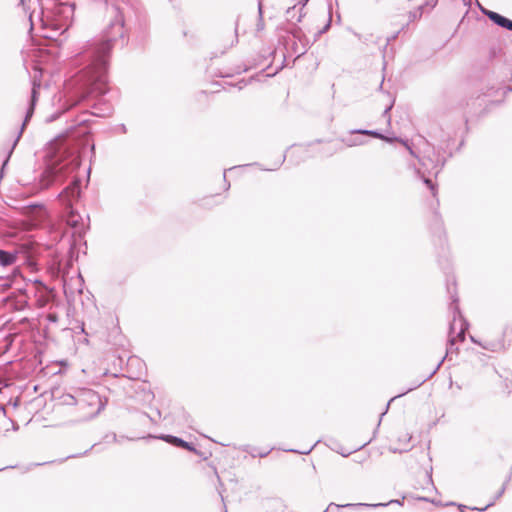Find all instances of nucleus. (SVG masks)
I'll use <instances>...</instances> for the list:
<instances>
[{
    "mask_svg": "<svg viewBox=\"0 0 512 512\" xmlns=\"http://www.w3.org/2000/svg\"><path fill=\"white\" fill-rule=\"evenodd\" d=\"M105 8L109 17L107 26L101 34L89 40L80 54L85 71V90L87 96L103 97L109 92L108 71L110 58L115 45L128 44L129 33L126 24L131 8L120 0H91Z\"/></svg>",
    "mask_w": 512,
    "mask_h": 512,
    "instance_id": "obj_1",
    "label": "nucleus"
},
{
    "mask_svg": "<svg viewBox=\"0 0 512 512\" xmlns=\"http://www.w3.org/2000/svg\"><path fill=\"white\" fill-rule=\"evenodd\" d=\"M75 13L74 2L54 1L51 8L41 7L38 13V22L42 29L51 27L57 31L62 26L71 25Z\"/></svg>",
    "mask_w": 512,
    "mask_h": 512,
    "instance_id": "obj_2",
    "label": "nucleus"
},
{
    "mask_svg": "<svg viewBox=\"0 0 512 512\" xmlns=\"http://www.w3.org/2000/svg\"><path fill=\"white\" fill-rule=\"evenodd\" d=\"M447 291L451 297L450 311L452 313V320L449 324V336H454L457 341H464L466 332L469 329V322L464 318L459 307V298L456 293V282L452 278L451 282L447 280Z\"/></svg>",
    "mask_w": 512,
    "mask_h": 512,
    "instance_id": "obj_3",
    "label": "nucleus"
},
{
    "mask_svg": "<svg viewBox=\"0 0 512 512\" xmlns=\"http://www.w3.org/2000/svg\"><path fill=\"white\" fill-rule=\"evenodd\" d=\"M68 225L71 228V236L69 238L70 253H74L78 245H85L86 241L84 236L88 230V227L84 224L83 217L77 210L71 209L68 216Z\"/></svg>",
    "mask_w": 512,
    "mask_h": 512,
    "instance_id": "obj_4",
    "label": "nucleus"
},
{
    "mask_svg": "<svg viewBox=\"0 0 512 512\" xmlns=\"http://www.w3.org/2000/svg\"><path fill=\"white\" fill-rule=\"evenodd\" d=\"M455 344H456V339L454 336H449V339H448V346H447V350H446V355L439 361V363L436 365V367L434 368V370L428 375L426 376L425 378H422L421 380L417 381L414 383V385L410 388H408L405 392H402L394 397H392L388 403L386 404V407H385V410L380 414V418H379V421L377 423V427L373 433V436L375 437L376 436V433H377V430L381 424V421H382V418L383 416L388 412V409L390 407V404L392 401H394L396 398L398 397H401L403 395H405L406 393L420 387L422 384H424L427 380H429L430 378L433 377V375L439 370V368L441 367V365L443 364L445 358L450 354L452 353L454 350L457 351L458 348L456 347L455 348Z\"/></svg>",
    "mask_w": 512,
    "mask_h": 512,
    "instance_id": "obj_5",
    "label": "nucleus"
},
{
    "mask_svg": "<svg viewBox=\"0 0 512 512\" xmlns=\"http://www.w3.org/2000/svg\"><path fill=\"white\" fill-rule=\"evenodd\" d=\"M19 254L16 250L0 249V267L7 268L14 266L18 261ZM14 275H0V288L3 291L8 290L14 284Z\"/></svg>",
    "mask_w": 512,
    "mask_h": 512,
    "instance_id": "obj_6",
    "label": "nucleus"
},
{
    "mask_svg": "<svg viewBox=\"0 0 512 512\" xmlns=\"http://www.w3.org/2000/svg\"><path fill=\"white\" fill-rule=\"evenodd\" d=\"M80 400L83 401V403L80 405L81 407L96 406V409L89 414L88 419H92L99 415L100 412L103 411L108 404L107 398H102L97 392L93 390L84 391L82 393V397H80Z\"/></svg>",
    "mask_w": 512,
    "mask_h": 512,
    "instance_id": "obj_7",
    "label": "nucleus"
},
{
    "mask_svg": "<svg viewBox=\"0 0 512 512\" xmlns=\"http://www.w3.org/2000/svg\"><path fill=\"white\" fill-rule=\"evenodd\" d=\"M445 161V158L440 157L439 155L436 156V159H433L430 156H425L420 159V163L425 170L428 171L429 174H433L435 177H437L444 167Z\"/></svg>",
    "mask_w": 512,
    "mask_h": 512,
    "instance_id": "obj_8",
    "label": "nucleus"
},
{
    "mask_svg": "<svg viewBox=\"0 0 512 512\" xmlns=\"http://www.w3.org/2000/svg\"><path fill=\"white\" fill-rule=\"evenodd\" d=\"M482 13L497 26L504 28L508 31H512V20L488 9L481 8Z\"/></svg>",
    "mask_w": 512,
    "mask_h": 512,
    "instance_id": "obj_9",
    "label": "nucleus"
},
{
    "mask_svg": "<svg viewBox=\"0 0 512 512\" xmlns=\"http://www.w3.org/2000/svg\"><path fill=\"white\" fill-rule=\"evenodd\" d=\"M219 62H221V57L218 54H214L213 56H211L210 63L206 68V73L209 77L224 78V71L218 65Z\"/></svg>",
    "mask_w": 512,
    "mask_h": 512,
    "instance_id": "obj_10",
    "label": "nucleus"
},
{
    "mask_svg": "<svg viewBox=\"0 0 512 512\" xmlns=\"http://www.w3.org/2000/svg\"><path fill=\"white\" fill-rule=\"evenodd\" d=\"M92 108L95 110V112H92L91 115L101 118L110 116L113 111L112 105L105 100L95 102L92 105Z\"/></svg>",
    "mask_w": 512,
    "mask_h": 512,
    "instance_id": "obj_11",
    "label": "nucleus"
},
{
    "mask_svg": "<svg viewBox=\"0 0 512 512\" xmlns=\"http://www.w3.org/2000/svg\"><path fill=\"white\" fill-rule=\"evenodd\" d=\"M147 438L162 440L176 448H180L181 444H183V439L181 437L174 436L171 434H149Z\"/></svg>",
    "mask_w": 512,
    "mask_h": 512,
    "instance_id": "obj_12",
    "label": "nucleus"
},
{
    "mask_svg": "<svg viewBox=\"0 0 512 512\" xmlns=\"http://www.w3.org/2000/svg\"><path fill=\"white\" fill-rule=\"evenodd\" d=\"M81 190L79 188V183L75 181L73 183V187H66L61 193H59V197L64 198L68 201L77 200L80 197Z\"/></svg>",
    "mask_w": 512,
    "mask_h": 512,
    "instance_id": "obj_13",
    "label": "nucleus"
},
{
    "mask_svg": "<svg viewBox=\"0 0 512 512\" xmlns=\"http://www.w3.org/2000/svg\"><path fill=\"white\" fill-rule=\"evenodd\" d=\"M304 14L302 11H299V8L297 6L289 7L286 10V18L289 22L293 24H297L298 22H301Z\"/></svg>",
    "mask_w": 512,
    "mask_h": 512,
    "instance_id": "obj_14",
    "label": "nucleus"
},
{
    "mask_svg": "<svg viewBox=\"0 0 512 512\" xmlns=\"http://www.w3.org/2000/svg\"><path fill=\"white\" fill-rule=\"evenodd\" d=\"M180 449L187 450L189 452H192L198 456H200L203 460H206L208 458V455L205 452H201L198 450L195 445L192 442L185 441L183 439V444H181Z\"/></svg>",
    "mask_w": 512,
    "mask_h": 512,
    "instance_id": "obj_15",
    "label": "nucleus"
},
{
    "mask_svg": "<svg viewBox=\"0 0 512 512\" xmlns=\"http://www.w3.org/2000/svg\"><path fill=\"white\" fill-rule=\"evenodd\" d=\"M349 133H350V135H364V136H371L374 138H383V133H381L378 130L353 129Z\"/></svg>",
    "mask_w": 512,
    "mask_h": 512,
    "instance_id": "obj_16",
    "label": "nucleus"
},
{
    "mask_svg": "<svg viewBox=\"0 0 512 512\" xmlns=\"http://www.w3.org/2000/svg\"><path fill=\"white\" fill-rule=\"evenodd\" d=\"M35 109H36V106L31 107L30 105H27L24 120L22 122V126H21L20 131L18 132L17 136L19 134H20V137L22 136V133H23L26 125L28 124V122L31 120V118L33 117V115L35 113Z\"/></svg>",
    "mask_w": 512,
    "mask_h": 512,
    "instance_id": "obj_17",
    "label": "nucleus"
},
{
    "mask_svg": "<svg viewBox=\"0 0 512 512\" xmlns=\"http://www.w3.org/2000/svg\"><path fill=\"white\" fill-rule=\"evenodd\" d=\"M265 28L264 19H263V5L262 1L258 0V21L256 24V32H262Z\"/></svg>",
    "mask_w": 512,
    "mask_h": 512,
    "instance_id": "obj_18",
    "label": "nucleus"
},
{
    "mask_svg": "<svg viewBox=\"0 0 512 512\" xmlns=\"http://www.w3.org/2000/svg\"><path fill=\"white\" fill-rule=\"evenodd\" d=\"M212 470H213V473L215 475V477L217 478V481H218V484H219V487H217V492L219 494V497L221 499V502L224 504V490L221 489V487L223 486V482H222V479L217 471V468L216 466L214 465H210ZM221 512H224V507L222 508Z\"/></svg>",
    "mask_w": 512,
    "mask_h": 512,
    "instance_id": "obj_19",
    "label": "nucleus"
},
{
    "mask_svg": "<svg viewBox=\"0 0 512 512\" xmlns=\"http://www.w3.org/2000/svg\"><path fill=\"white\" fill-rule=\"evenodd\" d=\"M404 499H405V497H402V499H395V500H390L387 503H376V504L359 503V504H355V506H366V507L376 508V507H386V506H388L390 504H393V503L398 504V505H403Z\"/></svg>",
    "mask_w": 512,
    "mask_h": 512,
    "instance_id": "obj_20",
    "label": "nucleus"
},
{
    "mask_svg": "<svg viewBox=\"0 0 512 512\" xmlns=\"http://www.w3.org/2000/svg\"><path fill=\"white\" fill-rule=\"evenodd\" d=\"M61 399H62V404L69 405V406H72V405L80 406L83 403V401L80 400V398H76L72 394H65L61 397Z\"/></svg>",
    "mask_w": 512,
    "mask_h": 512,
    "instance_id": "obj_21",
    "label": "nucleus"
},
{
    "mask_svg": "<svg viewBox=\"0 0 512 512\" xmlns=\"http://www.w3.org/2000/svg\"><path fill=\"white\" fill-rule=\"evenodd\" d=\"M39 95H40L39 86L33 84L32 89H31L30 98L28 101V105H30L31 107L36 106L37 102L39 100Z\"/></svg>",
    "mask_w": 512,
    "mask_h": 512,
    "instance_id": "obj_22",
    "label": "nucleus"
},
{
    "mask_svg": "<svg viewBox=\"0 0 512 512\" xmlns=\"http://www.w3.org/2000/svg\"><path fill=\"white\" fill-rule=\"evenodd\" d=\"M346 146L348 147H354L363 145L365 142L357 137H353V135H350L349 137L342 138L341 140Z\"/></svg>",
    "mask_w": 512,
    "mask_h": 512,
    "instance_id": "obj_23",
    "label": "nucleus"
},
{
    "mask_svg": "<svg viewBox=\"0 0 512 512\" xmlns=\"http://www.w3.org/2000/svg\"><path fill=\"white\" fill-rule=\"evenodd\" d=\"M64 113L63 109H57L55 112H53L50 116L46 118L47 123H52L56 120H58L62 114Z\"/></svg>",
    "mask_w": 512,
    "mask_h": 512,
    "instance_id": "obj_24",
    "label": "nucleus"
},
{
    "mask_svg": "<svg viewBox=\"0 0 512 512\" xmlns=\"http://www.w3.org/2000/svg\"><path fill=\"white\" fill-rule=\"evenodd\" d=\"M211 85L215 86L216 89L215 90L214 89H211V90L206 89V90H203L201 93H203V94H207V93L215 94V93H219L220 89L223 88V85H222V83L220 81H213L211 83Z\"/></svg>",
    "mask_w": 512,
    "mask_h": 512,
    "instance_id": "obj_25",
    "label": "nucleus"
},
{
    "mask_svg": "<svg viewBox=\"0 0 512 512\" xmlns=\"http://www.w3.org/2000/svg\"><path fill=\"white\" fill-rule=\"evenodd\" d=\"M97 445H99V443H94V444H93V445H91L88 449H86L84 452H80V453H76V454L69 455V456L65 457V458H64V460L84 456V455H86L89 451H91L93 448H95Z\"/></svg>",
    "mask_w": 512,
    "mask_h": 512,
    "instance_id": "obj_26",
    "label": "nucleus"
},
{
    "mask_svg": "<svg viewBox=\"0 0 512 512\" xmlns=\"http://www.w3.org/2000/svg\"><path fill=\"white\" fill-rule=\"evenodd\" d=\"M294 26L288 31L291 33L295 38H297L299 41H301V28L298 27L296 24H293Z\"/></svg>",
    "mask_w": 512,
    "mask_h": 512,
    "instance_id": "obj_27",
    "label": "nucleus"
},
{
    "mask_svg": "<svg viewBox=\"0 0 512 512\" xmlns=\"http://www.w3.org/2000/svg\"><path fill=\"white\" fill-rule=\"evenodd\" d=\"M511 479V476H508L507 479L505 480L503 486L501 487V489L497 492V494L495 495L494 499L492 501H496L498 500L500 497H502V495L504 494L505 490H506V485L507 483L510 481Z\"/></svg>",
    "mask_w": 512,
    "mask_h": 512,
    "instance_id": "obj_28",
    "label": "nucleus"
},
{
    "mask_svg": "<svg viewBox=\"0 0 512 512\" xmlns=\"http://www.w3.org/2000/svg\"><path fill=\"white\" fill-rule=\"evenodd\" d=\"M423 182L431 190L433 196H435L436 195V185L432 182V180L430 178L423 177Z\"/></svg>",
    "mask_w": 512,
    "mask_h": 512,
    "instance_id": "obj_29",
    "label": "nucleus"
},
{
    "mask_svg": "<svg viewBox=\"0 0 512 512\" xmlns=\"http://www.w3.org/2000/svg\"><path fill=\"white\" fill-rule=\"evenodd\" d=\"M91 121L89 119H83L80 116H77V118L74 120V124L70 126V128H74L76 125H89Z\"/></svg>",
    "mask_w": 512,
    "mask_h": 512,
    "instance_id": "obj_30",
    "label": "nucleus"
},
{
    "mask_svg": "<svg viewBox=\"0 0 512 512\" xmlns=\"http://www.w3.org/2000/svg\"><path fill=\"white\" fill-rule=\"evenodd\" d=\"M393 105H394V100L390 103V105H388V106L384 109V111H383V113H382V116H383L384 118H386V119H387V123H388V124H390V122H391L390 110L392 109Z\"/></svg>",
    "mask_w": 512,
    "mask_h": 512,
    "instance_id": "obj_31",
    "label": "nucleus"
},
{
    "mask_svg": "<svg viewBox=\"0 0 512 512\" xmlns=\"http://www.w3.org/2000/svg\"><path fill=\"white\" fill-rule=\"evenodd\" d=\"M117 440H118L117 435L114 432L107 433L103 437V441L106 442V443L117 442Z\"/></svg>",
    "mask_w": 512,
    "mask_h": 512,
    "instance_id": "obj_32",
    "label": "nucleus"
},
{
    "mask_svg": "<svg viewBox=\"0 0 512 512\" xmlns=\"http://www.w3.org/2000/svg\"><path fill=\"white\" fill-rule=\"evenodd\" d=\"M434 216H435V226L437 227L439 233L441 234L442 233V221H441L440 215L438 212H435Z\"/></svg>",
    "mask_w": 512,
    "mask_h": 512,
    "instance_id": "obj_33",
    "label": "nucleus"
},
{
    "mask_svg": "<svg viewBox=\"0 0 512 512\" xmlns=\"http://www.w3.org/2000/svg\"><path fill=\"white\" fill-rule=\"evenodd\" d=\"M400 143L409 151L410 155L418 157L407 140H400Z\"/></svg>",
    "mask_w": 512,
    "mask_h": 512,
    "instance_id": "obj_34",
    "label": "nucleus"
},
{
    "mask_svg": "<svg viewBox=\"0 0 512 512\" xmlns=\"http://www.w3.org/2000/svg\"><path fill=\"white\" fill-rule=\"evenodd\" d=\"M493 505H494V501H491V502H489L486 506H484V507H482V508H479V507H475V506H473V507H469V509H470L471 511L484 512V511H486L488 508L492 507Z\"/></svg>",
    "mask_w": 512,
    "mask_h": 512,
    "instance_id": "obj_35",
    "label": "nucleus"
},
{
    "mask_svg": "<svg viewBox=\"0 0 512 512\" xmlns=\"http://www.w3.org/2000/svg\"><path fill=\"white\" fill-rule=\"evenodd\" d=\"M380 140H383L387 143H393V142H400V140H402L401 138L397 137V136H393V137H388V136H385L383 134V138H379Z\"/></svg>",
    "mask_w": 512,
    "mask_h": 512,
    "instance_id": "obj_36",
    "label": "nucleus"
},
{
    "mask_svg": "<svg viewBox=\"0 0 512 512\" xmlns=\"http://www.w3.org/2000/svg\"><path fill=\"white\" fill-rule=\"evenodd\" d=\"M416 499L419 500V501H423V502H431L434 505H442V503L440 501H435V500H432V499H430L428 497H425V496H419Z\"/></svg>",
    "mask_w": 512,
    "mask_h": 512,
    "instance_id": "obj_37",
    "label": "nucleus"
},
{
    "mask_svg": "<svg viewBox=\"0 0 512 512\" xmlns=\"http://www.w3.org/2000/svg\"><path fill=\"white\" fill-rule=\"evenodd\" d=\"M446 506H457L458 509L460 510V512H462V510L465 511V509H469L468 506L464 505V504H456L455 502H448L445 504Z\"/></svg>",
    "mask_w": 512,
    "mask_h": 512,
    "instance_id": "obj_38",
    "label": "nucleus"
},
{
    "mask_svg": "<svg viewBox=\"0 0 512 512\" xmlns=\"http://www.w3.org/2000/svg\"><path fill=\"white\" fill-rule=\"evenodd\" d=\"M47 320L51 323H55L58 321V315L56 313H49L47 315Z\"/></svg>",
    "mask_w": 512,
    "mask_h": 512,
    "instance_id": "obj_39",
    "label": "nucleus"
},
{
    "mask_svg": "<svg viewBox=\"0 0 512 512\" xmlns=\"http://www.w3.org/2000/svg\"><path fill=\"white\" fill-rule=\"evenodd\" d=\"M314 446L315 445L311 446L309 449H307L305 451H299V450H295V449H289L288 451L298 453V454H309L313 450Z\"/></svg>",
    "mask_w": 512,
    "mask_h": 512,
    "instance_id": "obj_40",
    "label": "nucleus"
},
{
    "mask_svg": "<svg viewBox=\"0 0 512 512\" xmlns=\"http://www.w3.org/2000/svg\"><path fill=\"white\" fill-rule=\"evenodd\" d=\"M332 506H335L336 508H342V507H353V506H355V504L337 505L335 503H330L328 508L326 510H324L323 512H327L329 510V508Z\"/></svg>",
    "mask_w": 512,
    "mask_h": 512,
    "instance_id": "obj_41",
    "label": "nucleus"
},
{
    "mask_svg": "<svg viewBox=\"0 0 512 512\" xmlns=\"http://www.w3.org/2000/svg\"><path fill=\"white\" fill-rule=\"evenodd\" d=\"M332 506H335L336 508H342V507H353V506H355V504L337 505L335 503H330L328 508L326 510H324L323 512H327L329 510V508Z\"/></svg>",
    "mask_w": 512,
    "mask_h": 512,
    "instance_id": "obj_42",
    "label": "nucleus"
},
{
    "mask_svg": "<svg viewBox=\"0 0 512 512\" xmlns=\"http://www.w3.org/2000/svg\"><path fill=\"white\" fill-rule=\"evenodd\" d=\"M330 25H331V17L329 16V19H328L326 25L321 30H319L318 34L320 35V34L327 32L328 29L330 28Z\"/></svg>",
    "mask_w": 512,
    "mask_h": 512,
    "instance_id": "obj_43",
    "label": "nucleus"
},
{
    "mask_svg": "<svg viewBox=\"0 0 512 512\" xmlns=\"http://www.w3.org/2000/svg\"><path fill=\"white\" fill-rule=\"evenodd\" d=\"M28 20L30 22V30H32L34 25H35V22H34V11L29 12Z\"/></svg>",
    "mask_w": 512,
    "mask_h": 512,
    "instance_id": "obj_44",
    "label": "nucleus"
},
{
    "mask_svg": "<svg viewBox=\"0 0 512 512\" xmlns=\"http://www.w3.org/2000/svg\"><path fill=\"white\" fill-rule=\"evenodd\" d=\"M309 0H300L296 5L299 8V11H303L304 7L307 5Z\"/></svg>",
    "mask_w": 512,
    "mask_h": 512,
    "instance_id": "obj_45",
    "label": "nucleus"
},
{
    "mask_svg": "<svg viewBox=\"0 0 512 512\" xmlns=\"http://www.w3.org/2000/svg\"><path fill=\"white\" fill-rule=\"evenodd\" d=\"M270 503L276 505V506H282L283 502L280 498H273L269 501Z\"/></svg>",
    "mask_w": 512,
    "mask_h": 512,
    "instance_id": "obj_46",
    "label": "nucleus"
},
{
    "mask_svg": "<svg viewBox=\"0 0 512 512\" xmlns=\"http://www.w3.org/2000/svg\"><path fill=\"white\" fill-rule=\"evenodd\" d=\"M389 451L392 453H402V452L407 451V449H397V448L390 447Z\"/></svg>",
    "mask_w": 512,
    "mask_h": 512,
    "instance_id": "obj_47",
    "label": "nucleus"
},
{
    "mask_svg": "<svg viewBox=\"0 0 512 512\" xmlns=\"http://www.w3.org/2000/svg\"><path fill=\"white\" fill-rule=\"evenodd\" d=\"M19 5L22 6L23 10L25 12H28V7L26 6V1L25 0H19Z\"/></svg>",
    "mask_w": 512,
    "mask_h": 512,
    "instance_id": "obj_48",
    "label": "nucleus"
},
{
    "mask_svg": "<svg viewBox=\"0 0 512 512\" xmlns=\"http://www.w3.org/2000/svg\"><path fill=\"white\" fill-rule=\"evenodd\" d=\"M399 33H400V31H397V32H396V33H394L391 37H388V38H387V42L389 43L390 41L395 40V39L398 37Z\"/></svg>",
    "mask_w": 512,
    "mask_h": 512,
    "instance_id": "obj_49",
    "label": "nucleus"
},
{
    "mask_svg": "<svg viewBox=\"0 0 512 512\" xmlns=\"http://www.w3.org/2000/svg\"><path fill=\"white\" fill-rule=\"evenodd\" d=\"M411 440V436H409L408 434H406L404 436V438H399V441H404L405 443H408L409 441Z\"/></svg>",
    "mask_w": 512,
    "mask_h": 512,
    "instance_id": "obj_50",
    "label": "nucleus"
},
{
    "mask_svg": "<svg viewBox=\"0 0 512 512\" xmlns=\"http://www.w3.org/2000/svg\"><path fill=\"white\" fill-rule=\"evenodd\" d=\"M16 467H17L16 465H8V466H6V467L0 468V472H1V471H4V470H6V469H14V468H16Z\"/></svg>",
    "mask_w": 512,
    "mask_h": 512,
    "instance_id": "obj_51",
    "label": "nucleus"
},
{
    "mask_svg": "<svg viewBox=\"0 0 512 512\" xmlns=\"http://www.w3.org/2000/svg\"><path fill=\"white\" fill-rule=\"evenodd\" d=\"M285 159H286V154H284V155L281 157L280 161H279V162H278V164H277V167H279V166H280V165L285 161Z\"/></svg>",
    "mask_w": 512,
    "mask_h": 512,
    "instance_id": "obj_52",
    "label": "nucleus"
},
{
    "mask_svg": "<svg viewBox=\"0 0 512 512\" xmlns=\"http://www.w3.org/2000/svg\"><path fill=\"white\" fill-rule=\"evenodd\" d=\"M213 199H214V197L205 198V199H204V204H203V205H207V204H209V202H210L211 200H213Z\"/></svg>",
    "mask_w": 512,
    "mask_h": 512,
    "instance_id": "obj_53",
    "label": "nucleus"
},
{
    "mask_svg": "<svg viewBox=\"0 0 512 512\" xmlns=\"http://www.w3.org/2000/svg\"><path fill=\"white\" fill-rule=\"evenodd\" d=\"M470 340L473 342V343H476V344H479L481 345V343L479 341L476 340V338L472 335H470Z\"/></svg>",
    "mask_w": 512,
    "mask_h": 512,
    "instance_id": "obj_54",
    "label": "nucleus"
},
{
    "mask_svg": "<svg viewBox=\"0 0 512 512\" xmlns=\"http://www.w3.org/2000/svg\"><path fill=\"white\" fill-rule=\"evenodd\" d=\"M337 452L340 453L344 457H347L348 455L351 454V452H345V451H337Z\"/></svg>",
    "mask_w": 512,
    "mask_h": 512,
    "instance_id": "obj_55",
    "label": "nucleus"
},
{
    "mask_svg": "<svg viewBox=\"0 0 512 512\" xmlns=\"http://www.w3.org/2000/svg\"><path fill=\"white\" fill-rule=\"evenodd\" d=\"M90 152H91V155L94 156L95 155V145L92 144L91 147H90Z\"/></svg>",
    "mask_w": 512,
    "mask_h": 512,
    "instance_id": "obj_56",
    "label": "nucleus"
},
{
    "mask_svg": "<svg viewBox=\"0 0 512 512\" xmlns=\"http://www.w3.org/2000/svg\"><path fill=\"white\" fill-rule=\"evenodd\" d=\"M120 129H121V131H122L123 133H126V132H127V128H126V126H125L124 124H121V125H120Z\"/></svg>",
    "mask_w": 512,
    "mask_h": 512,
    "instance_id": "obj_57",
    "label": "nucleus"
},
{
    "mask_svg": "<svg viewBox=\"0 0 512 512\" xmlns=\"http://www.w3.org/2000/svg\"><path fill=\"white\" fill-rule=\"evenodd\" d=\"M49 462H43V463H34L32 464L33 466H41V465H45V464H48Z\"/></svg>",
    "mask_w": 512,
    "mask_h": 512,
    "instance_id": "obj_58",
    "label": "nucleus"
},
{
    "mask_svg": "<svg viewBox=\"0 0 512 512\" xmlns=\"http://www.w3.org/2000/svg\"><path fill=\"white\" fill-rule=\"evenodd\" d=\"M417 17L416 13H410V19L413 20Z\"/></svg>",
    "mask_w": 512,
    "mask_h": 512,
    "instance_id": "obj_59",
    "label": "nucleus"
},
{
    "mask_svg": "<svg viewBox=\"0 0 512 512\" xmlns=\"http://www.w3.org/2000/svg\"><path fill=\"white\" fill-rule=\"evenodd\" d=\"M365 459H360V457H357V459H355V462H358V463H362Z\"/></svg>",
    "mask_w": 512,
    "mask_h": 512,
    "instance_id": "obj_60",
    "label": "nucleus"
},
{
    "mask_svg": "<svg viewBox=\"0 0 512 512\" xmlns=\"http://www.w3.org/2000/svg\"><path fill=\"white\" fill-rule=\"evenodd\" d=\"M145 416H147L150 419L151 422H155L154 418L151 417L150 415H148L147 413H145Z\"/></svg>",
    "mask_w": 512,
    "mask_h": 512,
    "instance_id": "obj_61",
    "label": "nucleus"
},
{
    "mask_svg": "<svg viewBox=\"0 0 512 512\" xmlns=\"http://www.w3.org/2000/svg\"><path fill=\"white\" fill-rule=\"evenodd\" d=\"M156 413H157V416H158L159 418H161V415H162V414H161V411H160L158 408L156 409Z\"/></svg>",
    "mask_w": 512,
    "mask_h": 512,
    "instance_id": "obj_62",
    "label": "nucleus"
},
{
    "mask_svg": "<svg viewBox=\"0 0 512 512\" xmlns=\"http://www.w3.org/2000/svg\"><path fill=\"white\" fill-rule=\"evenodd\" d=\"M225 85H226V87H227V86L235 87V85H234V84L229 83V82H225Z\"/></svg>",
    "mask_w": 512,
    "mask_h": 512,
    "instance_id": "obj_63",
    "label": "nucleus"
},
{
    "mask_svg": "<svg viewBox=\"0 0 512 512\" xmlns=\"http://www.w3.org/2000/svg\"><path fill=\"white\" fill-rule=\"evenodd\" d=\"M53 181H54V179L49 180L48 183L46 184V186L52 185Z\"/></svg>",
    "mask_w": 512,
    "mask_h": 512,
    "instance_id": "obj_64",
    "label": "nucleus"
}]
</instances>
